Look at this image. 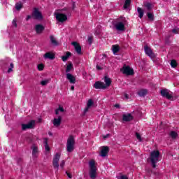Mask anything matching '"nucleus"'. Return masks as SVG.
I'll return each mask as SVG.
<instances>
[{
	"mask_svg": "<svg viewBox=\"0 0 179 179\" xmlns=\"http://www.w3.org/2000/svg\"><path fill=\"white\" fill-rule=\"evenodd\" d=\"M71 55H72V53H71L70 52H67L66 55L62 57V61L64 62H65L66 61H68V58H69Z\"/></svg>",
	"mask_w": 179,
	"mask_h": 179,
	"instance_id": "24",
	"label": "nucleus"
},
{
	"mask_svg": "<svg viewBox=\"0 0 179 179\" xmlns=\"http://www.w3.org/2000/svg\"><path fill=\"white\" fill-rule=\"evenodd\" d=\"M13 26H14L15 27H16L17 25L16 24V21L15 20H13Z\"/></svg>",
	"mask_w": 179,
	"mask_h": 179,
	"instance_id": "47",
	"label": "nucleus"
},
{
	"mask_svg": "<svg viewBox=\"0 0 179 179\" xmlns=\"http://www.w3.org/2000/svg\"><path fill=\"white\" fill-rule=\"evenodd\" d=\"M36 124V121L31 120L28 124H22V130L26 131V129H31L34 128V125Z\"/></svg>",
	"mask_w": 179,
	"mask_h": 179,
	"instance_id": "9",
	"label": "nucleus"
},
{
	"mask_svg": "<svg viewBox=\"0 0 179 179\" xmlns=\"http://www.w3.org/2000/svg\"><path fill=\"white\" fill-rule=\"evenodd\" d=\"M66 150L69 153L75 150V138L72 136H70L67 139Z\"/></svg>",
	"mask_w": 179,
	"mask_h": 179,
	"instance_id": "5",
	"label": "nucleus"
},
{
	"mask_svg": "<svg viewBox=\"0 0 179 179\" xmlns=\"http://www.w3.org/2000/svg\"><path fill=\"white\" fill-rule=\"evenodd\" d=\"M71 45L74 46L75 50L78 54L80 55L82 54V48L80 47V45L78 42H72Z\"/></svg>",
	"mask_w": 179,
	"mask_h": 179,
	"instance_id": "14",
	"label": "nucleus"
},
{
	"mask_svg": "<svg viewBox=\"0 0 179 179\" xmlns=\"http://www.w3.org/2000/svg\"><path fill=\"white\" fill-rule=\"evenodd\" d=\"M60 167H61V169H64V167H65V160H62L61 161Z\"/></svg>",
	"mask_w": 179,
	"mask_h": 179,
	"instance_id": "39",
	"label": "nucleus"
},
{
	"mask_svg": "<svg viewBox=\"0 0 179 179\" xmlns=\"http://www.w3.org/2000/svg\"><path fill=\"white\" fill-rule=\"evenodd\" d=\"M148 19H150V20H153V14L148 13Z\"/></svg>",
	"mask_w": 179,
	"mask_h": 179,
	"instance_id": "40",
	"label": "nucleus"
},
{
	"mask_svg": "<svg viewBox=\"0 0 179 179\" xmlns=\"http://www.w3.org/2000/svg\"><path fill=\"white\" fill-rule=\"evenodd\" d=\"M43 58H45V59H55V54H54L51 52H46L43 55Z\"/></svg>",
	"mask_w": 179,
	"mask_h": 179,
	"instance_id": "18",
	"label": "nucleus"
},
{
	"mask_svg": "<svg viewBox=\"0 0 179 179\" xmlns=\"http://www.w3.org/2000/svg\"><path fill=\"white\" fill-rule=\"evenodd\" d=\"M148 94V90H141L138 91V95L141 96V97H144V96Z\"/></svg>",
	"mask_w": 179,
	"mask_h": 179,
	"instance_id": "26",
	"label": "nucleus"
},
{
	"mask_svg": "<svg viewBox=\"0 0 179 179\" xmlns=\"http://www.w3.org/2000/svg\"><path fill=\"white\" fill-rule=\"evenodd\" d=\"M50 41L53 45H58V42L57 41V40H55V38H54L52 36H50Z\"/></svg>",
	"mask_w": 179,
	"mask_h": 179,
	"instance_id": "31",
	"label": "nucleus"
},
{
	"mask_svg": "<svg viewBox=\"0 0 179 179\" xmlns=\"http://www.w3.org/2000/svg\"><path fill=\"white\" fill-rule=\"evenodd\" d=\"M161 95L162 97H166L168 100H171L173 99V94L169 90H162Z\"/></svg>",
	"mask_w": 179,
	"mask_h": 179,
	"instance_id": "8",
	"label": "nucleus"
},
{
	"mask_svg": "<svg viewBox=\"0 0 179 179\" xmlns=\"http://www.w3.org/2000/svg\"><path fill=\"white\" fill-rule=\"evenodd\" d=\"M62 122V116L59 115L55 117L52 120V124L54 127H59Z\"/></svg>",
	"mask_w": 179,
	"mask_h": 179,
	"instance_id": "11",
	"label": "nucleus"
},
{
	"mask_svg": "<svg viewBox=\"0 0 179 179\" xmlns=\"http://www.w3.org/2000/svg\"><path fill=\"white\" fill-rule=\"evenodd\" d=\"M94 89H106L105 85H104V83L101 82V81H97L94 84Z\"/></svg>",
	"mask_w": 179,
	"mask_h": 179,
	"instance_id": "16",
	"label": "nucleus"
},
{
	"mask_svg": "<svg viewBox=\"0 0 179 179\" xmlns=\"http://www.w3.org/2000/svg\"><path fill=\"white\" fill-rule=\"evenodd\" d=\"M12 69H13V63H11V64H10V68L8 69V73L12 72V71H13Z\"/></svg>",
	"mask_w": 179,
	"mask_h": 179,
	"instance_id": "41",
	"label": "nucleus"
},
{
	"mask_svg": "<svg viewBox=\"0 0 179 179\" xmlns=\"http://www.w3.org/2000/svg\"><path fill=\"white\" fill-rule=\"evenodd\" d=\"M115 107L116 108H120V104H115Z\"/></svg>",
	"mask_w": 179,
	"mask_h": 179,
	"instance_id": "50",
	"label": "nucleus"
},
{
	"mask_svg": "<svg viewBox=\"0 0 179 179\" xmlns=\"http://www.w3.org/2000/svg\"><path fill=\"white\" fill-rule=\"evenodd\" d=\"M117 179H128V176L125 175H122Z\"/></svg>",
	"mask_w": 179,
	"mask_h": 179,
	"instance_id": "42",
	"label": "nucleus"
},
{
	"mask_svg": "<svg viewBox=\"0 0 179 179\" xmlns=\"http://www.w3.org/2000/svg\"><path fill=\"white\" fill-rule=\"evenodd\" d=\"M177 65H178V64H177V62L176 60H171V66L172 68H177Z\"/></svg>",
	"mask_w": 179,
	"mask_h": 179,
	"instance_id": "35",
	"label": "nucleus"
},
{
	"mask_svg": "<svg viewBox=\"0 0 179 179\" xmlns=\"http://www.w3.org/2000/svg\"><path fill=\"white\" fill-rule=\"evenodd\" d=\"M109 150H110V148H108V147L107 146L101 147L100 156L101 157H106V156L108 155Z\"/></svg>",
	"mask_w": 179,
	"mask_h": 179,
	"instance_id": "12",
	"label": "nucleus"
},
{
	"mask_svg": "<svg viewBox=\"0 0 179 179\" xmlns=\"http://www.w3.org/2000/svg\"><path fill=\"white\" fill-rule=\"evenodd\" d=\"M32 157L33 159H37L38 157V148L36 145L32 147Z\"/></svg>",
	"mask_w": 179,
	"mask_h": 179,
	"instance_id": "17",
	"label": "nucleus"
},
{
	"mask_svg": "<svg viewBox=\"0 0 179 179\" xmlns=\"http://www.w3.org/2000/svg\"><path fill=\"white\" fill-rule=\"evenodd\" d=\"M144 51L145 54L148 55V57H150V58H155V57H156L155 53H153L152 49H150V48H149L148 46H145Z\"/></svg>",
	"mask_w": 179,
	"mask_h": 179,
	"instance_id": "13",
	"label": "nucleus"
},
{
	"mask_svg": "<svg viewBox=\"0 0 179 179\" xmlns=\"http://www.w3.org/2000/svg\"><path fill=\"white\" fill-rule=\"evenodd\" d=\"M59 159H61V153L57 152L53 157L52 166L55 169H59Z\"/></svg>",
	"mask_w": 179,
	"mask_h": 179,
	"instance_id": "6",
	"label": "nucleus"
},
{
	"mask_svg": "<svg viewBox=\"0 0 179 179\" xmlns=\"http://www.w3.org/2000/svg\"><path fill=\"white\" fill-rule=\"evenodd\" d=\"M133 119H134V117H132V115H131V113L123 115V121H126V122L132 121Z\"/></svg>",
	"mask_w": 179,
	"mask_h": 179,
	"instance_id": "20",
	"label": "nucleus"
},
{
	"mask_svg": "<svg viewBox=\"0 0 179 179\" xmlns=\"http://www.w3.org/2000/svg\"><path fill=\"white\" fill-rule=\"evenodd\" d=\"M124 75H134V69H131L129 66L124 65L123 67L120 69Z\"/></svg>",
	"mask_w": 179,
	"mask_h": 179,
	"instance_id": "7",
	"label": "nucleus"
},
{
	"mask_svg": "<svg viewBox=\"0 0 179 179\" xmlns=\"http://www.w3.org/2000/svg\"><path fill=\"white\" fill-rule=\"evenodd\" d=\"M93 104H94V102H93V100L89 99L87 102V107L90 108V107H92V106H93Z\"/></svg>",
	"mask_w": 179,
	"mask_h": 179,
	"instance_id": "33",
	"label": "nucleus"
},
{
	"mask_svg": "<svg viewBox=\"0 0 179 179\" xmlns=\"http://www.w3.org/2000/svg\"><path fill=\"white\" fill-rule=\"evenodd\" d=\"M149 160L153 169H156V164L160 162V151L159 150L152 151L150 154Z\"/></svg>",
	"mask_w": 179,
	"mask_h": 179,
	"instance_id": "1",
	"label": "nucleus"
},
{
	"mask_svg": "<svg viewBox=\"0 0 179 179\" xmlns=\"http://www.w3.org/2000/svg\"><path fill=\"white\" fill-rule=\"evenodd\" d=\"M32 16L37 20H43V15L41 14V12H40V10H38L37 8L34 9Z\"/></svg>",
	"mask_w": 179,
	"mask_h": 179,
	"instance_id": "10",
	"label": "nucleus"
},
{
	"mask_svg": "<svg viewBox=\"0 0 179 179\" xmlns=\"http://www.w3.org/2000/svg\"><path fill=\"white\" fill-rule=\"evenodd\" d=\"M170 135L173 139H176L178 136V134L174 131H171Z\"/></svg>",
	"mask_w": 179,
	"mask_h": 179,
	"instance_id": "32",
	"label": "nucleus"
},
{
	"mask_svg": "<svg viewBox=\"0 0 179 179\" xmlns=\"http://www.w3.org/2000/svg\"><path fill=\"white\" fill-rule=\"evenodd\" d=\"M67 176L69 178H72V175H71L70 173H67Z\"/></svg>",
	"mask_w": 179,
	"mask_h": 179,
	"instance_id": "51",
	"label": "nucleus"
},
{
	"mask_svg": "<svg viewBox=\"0 0 179 179\" xmlns=\"http://www.w3.org/2000/svg\"><path fill=\"white\" fill-rule=\"evenodd\" d=\"M104 82L105 88L107 89V87H110V85H111V79L107 76H105Z\"/></svg>",
	"mask_w": 179,
	"mask_h": 179,
	"instance_id": "21",
	"label": "nucleus"
},
{
	"mask_svg": "<svg viewBox=\"0 0 179 179\" xmlns=\"http://www.w3.org/2000/svg\"><path fill=\"white\" fill-rule=\"evenodd\" d=\"M124 98H126L127 100H128L129 99V96L127 94H124Z\"/></svg>",
	"mask_w": 179,
	"mask_h": 179,
	"instance_id": "48",
	"label": "nucleus"
},
{
	"mask_svg": "<svg viewBox=\"0 0 179 179\" xmlns=\"http://www.w3.org/2000/svg\"><path fill=\"white\" fill-rule=\"evenodd\" d=\"M88 43H90V44H92V43H93V37L92 36L88 37Z\"/></svg>",
	"mask_w": 179,
	"mask_h": 179,
	"instance_id": "43",
	"label": "nucleus"
},
{
	"mask_svg": "<svg viewBox=\"0 0 179 179\" xmlns=\"http://www.w3.org/2000/svg\"><path fill=\"white\" fill-rule=\"evenodd\" d=\"M90 109V108L86 106L83 110L84 114H86V113H87V111H89Z\"/></svg>",
	"mask_w": 179,
	"mask_h": 179,
	"instance_id": "44",
	"label": "nucleus"
},
{
	"mask_svg": "<svg viewBox=\"0 0 179 179\" xmlns=\"http://www.w3.org/2000/svg\"><path fill=\"white\" fill-rule=\"evenodd\" d=\"M112 50H113L114 55H115L117 54V52H118L120 51V47L117 45H113L112 46Z\"/></svg>",
	"mask_w": 179,
	"mask_h": 179,
	"instance_id": "23",
	"label": "nucleus"
},
{
	"mask_svg": "<svg viewBox=\"0 0 179 179\" xmlns=\"http://www.w3.org/2000/svg\"><path fill=\"white\" fill-rule=\"evenodd\" d=\"M90 177L92 179L96 178L97 176V168L96 167V161L92 159L90 161Z\"/></svg>",
	"mask_w": 179,
	"mask_h": 179,
	"instance_id": "4",
	"label": "nucleus"
},
{
	"mask_svg": "<svg viewBox=\"0 0 179 179\" xmlns=\"http://www.w3.org/2000/svg\"><path fill=\"white\" fill-rule=\"evenodd\" d=\"M137 11H138V17H140V19H142V17H143V10H142V8L138 7L137 8Z\"/></svg>",
	"mask_w": 179,
	"mask_h": 179,
	"instance_id": "27",
	"label": "nucleus"
},
{
	"mask_svg": "<svg viewBox=\"0 0 179 179\" xmlns=\"http://www.w3.org/2000/svg\"><path fill=\"white\" fill-rule=\"evenodd\" d=\"M64 111L65 109H64L62 106H59V108L55 110V113L56 115H58L59 113H64Z\"/></svg>",
	"mask_w": 179,
	"mask_h": 179,
	"instance_id": "25",
	"label": "nucleus"
},
{
	"mask_svg": "<svg viewBox=\"0 0 179 179\" xmlns=\"http://www.w3.org/2000/svg\"><path fill=\"white\" fill-rule=\"evenodd\" d=\"M145 8H147L148 10H150V9H152V4L150 3H147L145 4Z\"/></svg>",
	"mask_w": 179,
	"mask_h": 179,
	"instance_id": "38",
	"label": "nucleus"
},
{
	"mask_svg": "<svg viewBox=\"0 0 179 179\" xmlns=\"http://www.w3.org/2000/svg\"><path fill=\"white\" fill-rule=\"evenodd\" d=\"M96 69H97L98 71H101V70L103 69V68H101V67L100 66H99V65H96Z\"/></svg>",
	"mask_w": 179,
	"mask_h": 179,
	"instance_id": "46",
	"label": "nucleus"
},
{
	"mask_svg": "<svg viewBox=\"0 0 179 179\" xmlns=\"http://www.w3.org/2000/svg\"><path fill=\"white\" fill-rule=\"evenodd\" d=\"M125 24H127L125 17H120L117 20V22L114 24V27L117 31H125Z\"/></svg>",
	"mask_w": 179,
	"mask_h": 179,
	"instance_id": "2",
	"label": "nucleus"
},
{
	"mask_svg": "<svg viewBox=\"0 0 179 179\" xmlns=\"http://www.w3.org/2000/svg\"><path fill=\"white\" fill-rule=\"evenodd\" d=\"M66 76V79H68L71 84L75 85L76 83V78H75L73 75L71 73H67Z\"/></svg>",
	"mask_w": 179,
	"mask_h": 179,
	"instance_id": "15",
	"label": "nucleus"
},
{
	"mask_svg": "<svg viewBox=\"0 0 179 179\" xmlns=\"http://www.w3.org/2000/svg\"><path fill=\"white\" fill-rule=\"evenodd\" d=\"M43 143L45 145V150L46 152H50V146H48V139L44 138Z\"/></svg>",
	"mask_w": 179,
	"mask_h": 179,
	"instance_id": "22",
	"label": "nucleus"
},
{
	"mask_svg": "<svg viewBox=\"0 0 179 179\" xmlns=\"http://www.w3.org/2000/svg\"><path fill=\"white\" fill-rule=\"evenodd\" d=\"M173 33H174V34H178V29H174L172 30Z\"/></svg>",
	"mask_w": 179,
	"mask_h": 179,
	"instance_id": "45",
	"label": "nucleus"
},
{
	"mask_svg": "<svg viewBox=\"0 0 179 179\" xmlns=\"http://www.w3.org/2000/svg\"><path fill=\"white\" fill-rule=\"evenodd\" d=\"M35 30L37 34H41V33H43V31H44V26H43L42 24H36L35 26Z\"/></svg>",
	"mask_w": 179,
	"mask_h": 179,
	"instance_id": "19",
	"label": "nucleus"
},
{
	"mask_svg": "<svg viewBox=\"0 0 179 179\" xmlns=\"http://www.w3.org/2000/svg\"><path fill=\"white\" fill-rule=\"evenodd\" d=\"M129 5H131V0H125L124 8L128 9V8H129Z\"/></svg>",
	"mask_w": 179,
	"mask_h": 179,
	"instance_id": "30",
	"label": "nucleus"
},
{
	"mask_svg": "<svg viewBox=\"0 0 179 179\" xmlns=\"http://www.w3.org/2000/svg\"><path fill=\"white\" fill-rule=\"evenodd\" d=\"M62 12H64V10H57L54 13L56 20L59 23H64V22H66L68 20V17Z\"/></svg>",
	"mask_w": 179,
	"mask_h": 179,
	"instance_id": "3",
	"label": "nucleus"
},
{
	"mask_svg": "<svg viewBox=\"0 0 179 179\" xmlns=\"http://www.w3.org/2000/svg\"><path fill=\"white\" fill-rule=\"evenodd\" d=\"M72 68H73L72 63H69L66 68V73H68L69 72H71V71H72Z\"/></svg>",
	"mask_w": 179,
	"mask_h": 179,
	"instance_id": "28",
	"label": "nucleus"
},
{
	"mask_svg": "<svg viewBox=\"0 0 179 179\" xmlns=\"http://www.w3.org/2000/svg\"><path fill=\"white\" fill-rule=\"evenodd\" d=\"M50 82H51V79H45L41 82V85L42 86H45L46 85H48V83H50Z\"/></svg>",
	"mask_w": 179,
	"mask_h": 179,
	"instance_id": "29",
	"label": "nucleus"
},
{
	"mask_svg": "<svg viewBox=\"0 0 179 179\" xmlns=\"http://www.w3.org/2000/svg\"><path fill=\"white\" fill-rule=\"evenodd\" d=\"M71 90H75V86H73V85L71 86Z\"/></svg>",
	"mask_w": 179,
	"mask_h": 179,
	"instance_id": "52",
	"label": "nucleus"
},
{
	"mask_svg": "<svg viewBox=\"0 0 179 179\" xmlns=\"http://www.w3.org/2000/svg\"><path fill=\"white\" fill-rule=\"evenodd\" d=\"M104 138H107V136H104Z\"/></svg>",
	"mask_w": 179,
	"mask_h": 179,
	"instance_id": "53",
	"label": "nucleus"
},
{
	"mask_svg": "<svg viewBox=\"0 0 179 179\" xmlns=\"http://www.w3.org/2000/svg\"><path fill=\"white\" fill-rule=\"evenodd\" d=\"M29 19H31V15L27 16V20H29Z\"/></svg>",
	"mask_w": 179,
	"mask_h": 179,
	"instance_id": "49",
	"label": "nucleus"
},
{
	"mask_svg": "<svg viewBox=\"0 0 179 179\" xmlns=\"http://www.w3.org/2000/svg\"><path fill=\"white\" fill-rule=\"evenodd\" d=\"M136 138L138 139V142H142V136L139 133H136Z\"/></svg>",
	"mask_w": 179,
	"mask_h": 179,
	"instance_id": "36",
	"label": "nucleus"
},
{
	"mask_svg": "<svg viewBox=\"0 0 179 179\" xmlns=\"http://www.w3.org/2000/svg\"><path fill=\"white\" fill-rule=\"evenodd\" d=\"M22 8H23V5L21 3H17L15 4V9L16 10H20Z\"/></svg>",
	"mask_w": 179,
	"mask_h": 179,
	"instance_id": "34",
	"label": "nucleus"
},
{
	"mask_svg": "<svg viewBox=\"0 0 179 179\" xmlns=\"http://www.w3.org/2000/svg\"><path fill=\"white\" fill-rule=\"evenodd\" d=\"M37 68H38V71H43V69H44V64H40L38 65Z\"/></svg>",
	"mask_w": 179,
	"mask_h": 179,
	"instance_id": "37",
	"label": "nucleus"
}]
</instances>
